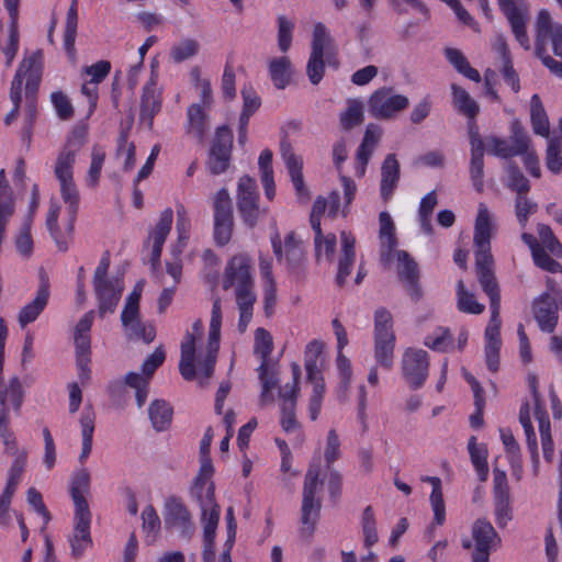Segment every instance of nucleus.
Here are the masks:
<instances>
[{"label": "nucleus", "mask_w": 562, "mask_h": 562, "mask_svg": "<svg viewBox=\"0 0 562 562\" xmlns=\"http://www.w3.org/2000/svg\"><path fill=\"white\" fill-rule=\"evenodd\" d=\"M491 229L492 220L488 209L484 203H480L473 237L475 268L477 280L490 299V306H496L501 305V293L494 273V261L491 254Z\"/></svg>", "instance_id": "1"}, {"label": "nucleus", "mask_w": 562, "mask_h": 562, "mask_svg": "<svg viewBox=\"0 0 562 562\" xmlns=\"http://www.w3.org/2000/svg\"><path fill=\"white\" fill-rule=\"evenodd\" d=\"M231 288H235L236 299L257 296L251 273V260L246 254L235 255L226 263L223 273V289Z\"/></svg>", "instance_id": "2"}, {"label": "nucleus", "mask_w": 562, "mask_h": 562, "mask_svg": "<svg viewBox=\"0 0 562 562\" xmlns=\"http://www.w3.org/2000/svg\"><path fill=\"white\" fill-rule=\"evenodd\" d=\"M319 482V470L311 467L304 479L303 499L301 508V533L305 538H312L315 526L319 519L322 502L316 498V491Z\"/></svg>", "instance_id": "3"}, {"label": "nucleus", "mask_w": 562, "mask_h": 562, "mask_svg": "<svg viewBox=\"0 0 562 562\" xmlns=\"http://www.w3.org/2000/svg\"><path fill=\"white\" fill-rule=\"evenodd\" d=\"M237 210L243 222L250 228L255 227L265 213L259 207V193L256 180L247 175L243 176L237 187Z\"/></svg>", "instance_id": "4"}, {"label": "nucleus", "mask_w": 562, "mask_h": 562, "mask_svg": "<svg viewBox=\"0 0 562 562\" xmlns=\"http://www.w3.org/2000/svg\"><path fill=\"white\" fill-rule=\"evenodd\" d=\"M409 104L407 97L397 94L393 88L383 87L375 90L368 100L369 113L378 120L393 119Z\"/></svg>", "instance_id": "5"}, {"label": "nucleus", "mask_w": 562, "mask_h": 562, "mask_svg": "<svg viewBox=\"0 0 562 562\" xmlns=\"http://www.w3.org/2000/svg\"><path fill=\"white\" fill-rule=\"evenodd\" d=\"M164 522L167 530L177 532L181 539L187 541L192 538L195 530L189 509L176 496H170L165 502Z\"/></svg>", "instance_id": "6"}, {"label": "nucleus", "mask_w": 562, "mask_h": 562, "mask_svg": "<svg viewBox=\"0 0 562 562\" xmlns=\"http://www.w3.org/2000/svg\"><path fill=\"white\" fill-rule=\"evenodd\" d=\"M232 148L233 133L231 128L227 125L217 127L206 162L212 175H221L227 170L231 162Z\"/></svg>", "instance_id": "7"}, {"label": "nucleus", "mask_w": 562, "mask_h": 562, "mask_svg": "<svg viewBox=\"0 0 562 562\" xmlns=\"http://www.w3.org/2000/svg\"><path fill=\"white\" fill-rule=\"evenodd\" d=\"M329 42L326 26L323 23H316L313 31L312 52L306 65V75L312 85H318L324 77V56Z\"/></svg>", "instance_id": "8"}, {"label": "nucleus", "mask_w": 562, "mask_h": 562, "mask_svg": "<svg viewBox=\"0 0 562 562\" xmlns=\"http://www.w3.org/2000/svg\"><path fill=\"white\" fill-rule=\"evenodd\" d=\"M498 7L509 22L516 41L526 50L530 48V41L526 31L528 8L522 0H497Z\"/></svg>", "instance_id": "9"}, {"label": "nucleus", "mask_w": 562, "mask_h": 562, "mask_svg": "<svg viewBox=\"0 0 562 562\" xmlns=\"http://www.w3.org/2000/svg\"><path fill=\"white\" fill-rule=\"evenodd\" d=\"M428 355L423 349L407 348L402 358L403 375L413 390L422 387L428 376Z\"/></svg>", "instance_id": "10"}, {"label": "nucleus", "mask_w": 562, "mask_h": 562, "mask_svg": "<svg viewBox=\"0 0 562 562\" xmlns=\"http://www.w3.org/2000/svg\"><path fill=\"white\" fill-rule=\"evenodd\" d=\"M472 538L474 540L472 562H488L492 549L501 542L493 525L485 518L476 519L472 526Z\"/></svg>", "instance_id": "11"}, {"label": "nucleus", "mask_w": 562, "mask_h": 562, "mask_svg": "<svg viewBox=\"0 0 562 562\" xmlns=\"http://www.w3.org/2000/svg\"><path fill=\"white\" fill-rule=\"evenodd\" d=\"M396 256L398 260V278L404 283V288L411 299L418 302L423 296V290L419 284L418 265L405 250H398Z\"/></svg>", "instance_id": "12"}, {"label": "nucleus", "mask_w": 562, "mask_h": 562, "mask_svg": "<svg viewBox=\"0 0 562 562\" xmlns=\"http://www.w3.org/2000/svg\"><path fill=\"white\" fill-rule=\"evenodd\" d=\"M536 46L546 47L547 41L550 40L555 56L562 58V24L554 23L547 10L538 13L536 22Z\"/></svg>", "instance_id": "13"}, {"label": "nucleus", "mask_w": 562, "mask_h": 562, "mask_svg": "<svg viewBox=\"0 0 562 562\" xmlns=\"http://www.w3.org/2000/svg\"><path fill=\"white\" fill-rule=\"evenodd\" d=\"M201 520L203 524V562H215V536L220 521V506H215L207 498Z\"/></svg>", "instance_id": "14"}, {"label": "nucleus", "mask_w": 562, "mask_h": 562, "mask_svg": "<svg viewBox=\"0 0 562 562\" xmlns=\"http://www.w3.org/2000/svg\"><path fill=\"white\" fill-rule=\"evenodd\" d=\"M200 470L194 479V485L192 488L193 495L196 497L200 508H201V516L204 513V505L206 504V499L210 498V502H212L215 506H218L215 501V493H214V484L213 482H207L212 475L214 474V467L212 463V459L210 456H200Z\"/></svg>", "instance_id": "15"}, {"label": "nucleus", "mask_w": 562, "mask_h": 562, "mask_svg": "<svg viewBox=\"0 0 562 562\" xmlns=\"http://www.w3.org/2000/svg\"><path fill=\"white\" fill-rule=\"evenodd\" d=\"M559 306L548 292L539 295L532 302V312L539 328L544 333H553L559 315Z\"/></svg>", "instance_id": "16"}, {"label": "nucleus", "mask_w": 562, "mask_h": 562, "mask_svg": "<svg viewBox=\"0 0 562 562\" xmlns=\"http://www.w3.org/2000/svg\"><path fill=\"white\" fill-rule=\"evenodd\" d=\"M91 513H75V526L69 537L71 555L75 559L81 558L88 548L92 547L90 535Z\"/></svg>", "instance_id": "17"}, {"label": "nucleus", "mask_w": 562, "mask_h": 562, "mask_svg": "<svg viewBox=\"0 0 562 562\" xmlns=\"http://www.w3.org/2000/svg\"><path fill=\"white\" fill-rule=\"evenodd\" d=\"M280 150L297 196L308 199L310 192L303 179L302 159L294 154L290 143L285 139L281 140Z\"/></svg>", "instance_id": "18"}, {"label": "nucleus", "mask_w": 562, "mask_h": 562, "mask_svg": "<svg viewBox=\"0 0 562 562\" xmlns=\"http://www.w3.org/2000/svg\"><path fill=\"white\" fill-rule=\"evenodd\" d=\"M156 86V79L151 76L143 89L140 99L139 121L149 130L153 127L155 115L161 110V94Z\"/></svg>", "instance_id": "19"}, {"label": "nucleus", "mask_w": 562, "mask_h": 562, "mask_svg": "<svg viewBox=\"0 0 562 562\" xmlns=\"http://www.w3.org/2000/svg\"><path fill=\"white\" fill-rule=\"evenodd\" d=\"M91 475L86 468L76 470L70 476L69 493L75 505V513H91L86 495L90 492Z\"/></svg>", "instance_id": "20"}, {"label": "nucleus", "mask_w": 562, "mask_h": 562, "mask_svg": "<svg viewBox=\"0 0 562 562\" xmlns=\"http://www.w3.org/2000/svg\"><path fill=\"white\" fill-rule=\"evenodd\" d=\"M49 299V282L44 276L41 278L40 286L36 291V295L32 302L26 304L19 312L18 321L22 328L30 323L36 321L40 314L44 311Z\"/></svg>", "instance_id": "21"}, {"label": "nucleus", "mask_w": 562, "mask_h": 562, "mask_svg": "<svg viewBox=\"0 0 562 562\" xmlns=\"http://www.w3.org/2000/svg\"><path fill=\"white\" fill-rule=\"evenodd\" d=\"M400 162L394 154H389L381 166L380 194L384 202H387L400 181Z\"/></svg>", "instance_id": "22"}, {"label": "nucleus", "mask_w": 562, "mask_h": 562, "mask_svg": "<svg viewBox=\"0 0 562 562\" xmlns=\"http://www.w3.org/2000/svg\"><path fill=\"white\" fill-rule=\"evenodd\" d=\"M379 222V238L382 246L381 261L384 265H389L393 258V251L397 246V239L395 236V225L391 215L385 211L380 213Z\"/></svg>", "instance_id": "23"}, {"label": "nucleus", "mask_w": 562, "mask_h": 562, "mask_svg": "<svg viewBox=\"0 0 562 562\" xmlns=\"http://www.w3.org/2000/svg\"><path fill=\"white\" fill-rule=\"evenodd\" d=\"M21 63H25L24 77H26L25 94L26 100L35 99L38 85L42 79L43 71V52L37 49L29 57L23 58Z\"/></svg>", "instance_id": "24"}, {"label": "nucleus", "mask_w": 562, "mask_h": 562, "mask_svg": "<svg viewBox=\"0 0 562 562\" xmlns=\"http://www.w3.org/2000/svg\"><path fill=\"white\" fill-rule=\"evenodd\" d=\"M341 256L338 261V272L336 277L337 284L342 286L351 273V268L356 259L355 244L356 239L351 233L341 232Z\"/></svg>", "instance_id": "25"}, {"label": "nucleus", "mask_w": 562, "mask_h": 562, "mask_svg": "<svg viewBox=\"0 0 562 562\" xmlns=\"http://www.w3.org/2000/svg\"><path fill=\"white\" fill-rule=\"evenodd\" d=\"M123 291V281L115 278V282H109L94 292L99 301V315L103 317L106 313H113L120 302Z\"/></svg>", "instance_id": "26"}, {"label": "nucleus", "mask_w": 562, "mask_h": 562, "mask_svg": "<svg viewBox=\"0 0 562 562\" xmlns=\"http://www.w3.org/2000/svg\"><path fill=\"white\" fill-rule=\"evenodd\" d=\"M206 108L200 103L191 104L187 110V125L186 131L188 134L193 135L200 142L203 140L207 131V114Z\"/></svg>", "instance_id": "27"}, {"label": "nucleus", "mask_w": 562, "mask_h": 562, "mask_svg": "<svg viewBox=\"0 0 562 562\" xmlns=\"http://www.w3.org/2000/svg\"><path fill=\"white\" fill-rule=\"evenodd\" d=\"M380 137L381 128L378 125L370 123L366 128L362 143L357 150V160L361 165V169L359 170L360 176L364 173L366 166L368 165L372 151L380 140Z\"/></svg>", "instance_id": "28"}, {"label": "nucleus", "mask_w": 562, "mask_h": 562, "mask_svg": "<svg viewBox=\"0 0 562 562\" xmlns=\"http://www.w3.org/2000/svg\"><path fill=\"white\" fill-rule=\"evenodd\" d=\"M194 357L195 338L193 334L187 333L184 340L181 342V357L179 362L180 374L187 381L194 380L196 375Z\"/></svg>", "instance_id": "29"}, {"label": "nucleus", "mask_w": 562, "mask_h": 562, "mask_svg": "<svg viewBox=\"0 0 562 562\" xmlns=\"http://www.w3.org/2000/svg\"><path fill=\"white\" fill-rule=\"evenodd\" d=\"M95 414L91 406H86L80 415L82 448L79 456V462L83 463L92 450V438L94 432Z\"/></svg>", "instance_id": "30"}, {"label": "nucleus", "mask_w": 562, "mask_h": 562, "mask_svg": "<svg viewBox=\"0 0 562 562\" xmlns=\"http://www.w3.org/2000/svg\"><path fill=\"white\" fill-rule=\"evenodd\" d=\"M173 411L165 400H155L148 407V416L156 431H165L172 420Z\"/></svg>", "instance_id": "31"}, {"label": "nucleus", "mask_w": 562, "mask_h": 562, "mask_svg": "<svg viewBox=\"0 0 562 562\" xmlns=\"http://www.w3.org/2000/svg\"><path fill=\"white\" fill-rule=\"evenodd\" d=\"M334 333L337 338V368L339 376H351V366L349 359L342 353V349L348 345L347 331L338 318L331 322Z\"/></svg>", "instance_id": "32"}, {"label": "nucleus", "mask_w": 562, "mask_h": 562, "mask_svg": "<svg viewBox=\"0 0 562 562\" xmlns=\"http://www.w3.org/2000/svg\"><path fill=\"white\" fill-rule=\"evenodd\" d=\"M530 120L533 133L542 137L550 134V123L546 113L542 101L538 94H533L530 99Z\"/></svg>", "instance_id": "33"}, {"label": "nucleus", "mask_w": 562, "mask_h": 562, "mask_svg": "<svg viewBox=\"0 0 562 562\" xmlns=\"http://www.w3.org/2000/svg\"><path fill=\"white\" fill-rule=\"evenodd\" d=\"M424 481L429 482L432 486L429 497L430 506L434 512L432 525L442 526L446 521V506L442 496L441 480L437 476H427Z\"/></svg>", "instance_id": "34"}, {"label": "nucleus", "mask_w": 562, "mask_h": 562, "mask_svg": "<svg viewBox=\"0 0 562 562\" xmlns=\"http://www.w3.org/2000/svg\"><path fill=\"white\" fill-rule=\"evenodd\" d=\"M395 336L374 337V359L385 370H391L394 363Z\"/></svg>", "instance_id": "35"}, {"label": "nucleus", "mask_w": 562, "mask_h": 562, "mask_svg": "<svg viewBox=\"0 0 562 562\" xmlns=\"http://www.w3.org/2000/svg\"><path fill=\"white\" fill-rule=\"evenodd\" d=\"M77 3V0H72L68 9L64 32V47L71 58H74L76 55L75 42L77 37L78 25Z\"/></svg>", "instance_id": "36"}, {"label": "nucleus", "mask_w": 562, "mask_h": 562, "mask_svg": "<svg viewBox=\"0 0 562 562\" xmlns=\"http://www.w3.org/2000/svg\"><path fill=\"white\" fill-rule=\"evenodd\" d=\"M221 326H222L221 299L216 297L212 305L209 340H207V347H206L207 352H212V353L218 352L220 338H221Z\"/></svg>", "instance_id": "37"}, {"label": "nucleus", "mask_w": 562, "mask_h": 562, "mask_svg": "<svg viewBox=\"0 0 562 562\" xmlns=\"http://www.w3.org/2000/svg\"><path fill=\"white\" fill-rule=\"evenodd\" d=\"M269 74L277 89H284L291 79V61L286 56L273 58L269 63Z\"/></svg>", "instance_id": "38"}, {"label": "nucleus", "mask_w": 562, "mask_h": 562, "mask_svg": "<svg viewBox=\"0 0 562 562\" xmlns=\"http://www.w3.org/2000/svg\"><path fill=\"white\" fill-rule=\"evenodd\" d=\"M451 91L457 110L470 120H474L480 111L477 103L470 97L467 90L456 83L451 85Z\"/></svg>", "instance_id": "39"}, {"label": "nucleus", "mask_w": 562, "mask_h": 562, "mask_svg": "<svg viewBox=\"0 0 562 562\" xmlns=\"http://www.w3.org/2000/svg\"><path fill=\"white\" fill-rule=\"evenodd\" d=\"M60 212V205L56 201H50L49 209L46 216L47 229L56 243L57 248L65 252L68 249L67 240L61 236L60 228L58 226V216Z\"/></svg>", "instance_id": "40"}, {"label": "nucleus", "mask_w": 562, "mask_h": 562, "mask_svg": "<svg viewBox=\"0 0 562 562\" xmlns=\"http://www.w3.org/2000/svg\"><path fill=\"white\" fill-rule=\"evenodd\" d=\"M324 350V344L321 340H312L306 345L304 352V367L307 379H313L316 373L321 372L319 358Z\"/></svg>", "instance_id": "41"}, {"label": "nucleus", "mask_w": 562, "mask_h": 562, "mask_svg": "<svg viewBox=\"0 0 562 562\" xmlns=\"http://www.w3.org/2000/svg\"><path fill=\"white\" fill-rule=\"evenodd\" d=\"M363 104L356 99L347 102V109L340 113L339 120L341 127L349 131L363 122Z\"/></svg>", "instance_id": "42"}, {"label": "nucleus", "mask_w": 562, "mask_h": 562, "mask_svg": "<svg viewBox=\"0 0 562 562\" xmlns=\"http://www.w3.org/2000/svg\"><path fill=\"white\" fill-rule=\"evenodd\" d=\"M125 335L130 340H143L145 344H150L156 337V329L153 324H146L140 318L130 323L127 326H123Z\"/></svg>", "instance_id": "43"}, {"label": "nucleus", "mask_w": 562, "mask_h": 562, "mask_svg": "<svg viewBox=\"0 0 562 562\" xmlns=\"http://www.w3.org/2000/svg\"><path fill=\"white\" fill-rule=\"evenodd\" d=\"M475 440V437L470 438L468 449L480 481H485L488 475L487 452L484 447L477 446Z\"/></svg>", "instance_id": "44"}, {"label": "nucleus", "mask_w": 562, "mask_h": 562, "mask_svg": "<svg viewBox=\"0 0 562 562\" xmlns=\"http://www.w3.org/2000/svg\"><path fill=\"white\" fill-rule=\"evenodd\" d=\"M361 528L363 533V544L366 548H371L379 541L376 530V521L372 506H367L363 509L361 517Z\"/></svg>", "instance_id": "45"}, {"label": "nucleus", "mask_w": 562, "mask_h": 562, "mask_svg": "<svg viewBox=\"0 0 562 562\" xmlns=\"http://www.w3.org/2000/svg\"><path fill=\"white\" fill-rule=\"evenodd\" d=\"M506 172L508 176V189L515 191L517 195H527L530 190L529 180L520 171L517 164L509 161L506 166Z\"/></svg>", "instance_id": "46"}, {"label": "nucleus", "mask_w": 562, "mask_h": 562, "mask_svg": "<svg viewBox=\"0 0 562 562\" xmlns=\"http://www.w3.org/2000/svg\"><path fill=\"white\" fill-rule=\"evenodd\" d=\"M214 222L234 220L232 199L228 191L222 188L217 191L213 202Z\"/></svg>", "instance_id": "47"}, {"label": "nucleus", "mask_w": 562, "mask_h": 562, "mask_svg": "<svg viewBox=\"0 0 562 562\" xmlns=\"http://www.w3.org/2000/svg\"><path fill=\"white\" fill-rule=\"evenodd\" d=\"M457 288L458 308L461 312L469 314L483 313L485 308L484 305L479 303L475 296L464 288L463 281H459Z\"/></svg>", "instance_id": "48"}, {"label": "nucleus", "mask_w": 562, "mask_h": 562, "mask_svg": "<svg viewBox=\"0 0 562 562\" xmlns=\"http://www.w3.org/2000/svg\"><path fill=\"white\" fill-rule=\"evenodd\" d=\"M125 384L135 390L137 406L140 408L149 393V380L139 373L131 371L125 375Z\"/></svg>", "instance_id": "49"}, {"label": "nucleus", "mask_w": 562, "mask_h": 562, "mask_svg": "<svg viewBox=\"0 0 562 562\" xmlns=\"http://www.w3.org/2000/svg\"><path fill=\"white\" fill-rule=\"evenodd\" d=\"M128 130H122L117 137L116 156H125L123 168L130 171L134 168L136 161V147L134 143H128Z\"/></svg>", "instance_id": "50"}, {"label": "nucleus", "mask_w": 562, "mask_h": 562, "mask_svg": "<svg viewBox=\"0 0 562 562\" xmlns=\"http://www.w3.org/2000/svg\"><path fill=\"white\" fill-rule=\"evenodd\" d=\"M494 516L496 524L501 528L506 527L513 519L510 494L494 496Z\"/></svg>", "instance_id": "51"}, {"label": "nucleus", "mask_w": 562, "mask_h": 562, "mask_svg": "<svg viewBox=\"0 0 562 562\" xmlns=\"http://www.w3.org/2000/svg\"><path fill=\"white\" fill-rule=\"evenodd\" d=\"M10 400L15 411H19L23 403V390L18 376L10 380L9 387L0 389V408H7L5 402Z\"/></svg>", "instance_id": "52"}, {"label": "nucleus", "mask_w": 562, "mask_h": 562, "mask_svg": "<svg viewBox=\"0 0 562 562\" xmlns=\"http://www.w3.org/2000/svg\"><path fill=\"white\" fill-rule=\"evenodd\" d=\"M173 221V212L171 209H166L161 212L158 223L156 224L150 237L155 245L164 246L167 236L170 233Z\"/></svg>", "instance_id": "53"}, {"label": "nucleus", "mask_w": 562, "mask_h": 562, "mask_svg": "<svg viewBox=\"0 0 562 562\" xmlns=\"http://www.w3.org/2000/svg\"><path fill=\"white\" fill-rule=\"evenodd\" d=\"M9 412L8 408H0V437L4 445V452L16 456L20 451L16 447L14 434L9 429Z\"/></svg>", "instance_id": "54"}, {"label": "nucleus", "mask_w": 562, "mask_h": 562, "mask_svg": "<svg viewBox=\"0 0 562 562\" xmlns=\"http://www.w3.org/2000/svg\"><path fill=\"white\" fill-rule=\"evenodd\" d=\"M87 138H88V125L83 122H79L70 131L63 149L71 151L72 154L77 155V153L86 144Z\"/></svg>", "instance_id": "55"}, {"label": "nucleus", "mask_w": 562, "mask_h": 562, "mask_svg": "<svg viewBox=\"0 0 562 562\" xmlns=\"http://www.w3.org/2000/svg\"><path fill=\"white\" fill-rule=\"evenodd\" d=\"M60 193L64 202L68 204V212L76 218L79 206V193L74 183V179L59 180Z\"/></svg>", "instance_id": "56"}, {"label": "nucleus", "mask_w": 562, "mask_h": 562, "mask_svg": "<svg viewBox=\"0 0 562 562\" xmlns=\"http://www.w3.org/2000/svg\"><path fill=\"white\" fill-rule=\"evenodd\" d=\"M484 151H471V160H470V178L473 183L474 189L477 192H482L484 188L483 177H484Z\"/></svg>", "instance_id": "57"}, {"label": "nucleus", "mask_w": 562, "mask_h": 562, "mask_svg": "<svg viewBox=\"0 0 562 562\" xmlns=\"http://www.w3.org/2000/svg\"><path fill=\"white\" fill-rule=\"evenodd\" d=\"M509 144L518 151V155H522L529 149L530 137L526 133L521 123L518 120H514L510 125Z\"/></svg>", "instance_id": "58"}, {"label": "nucleus", "mask_w": 562, "mask_h": 562, "mask_svg": "<svg viewBox=\"0 0 562 562\" xmlns=\"http://www.w3.org/2000/svg\"><path fill=\"white\" fill-rule=\"evenodd\" d=\"M273 349L271 334L265 328H257L255 331V352L260 356L261 363H267Z\"/></svg>", "instance_id": "59"}, {"label": "nucleus", "mask_w": 562, "mask_h": 562, "mask_svg": "<svg viewBox=\"0 0 562 562\" xmlns=\"http://www.w3.org/2000/svg\"><path fill=\"white\" fill-rule=\"evenodd\" d=\"M26 460H27V452L25 450H22L21 452H19L15 456V458L9 469L5 488L12 490V491L16 490V487L20 483L21 476L24 472V469L26 465Z\"/></svg>", "instance_id": "60"}, {"label": "nucleus", "mask_w": 562, "mask_h": 562, "mask_svg": "<svg viewBox=\"0 0 562 562\" xmlns=\"http://www.w3.org/2000/svg\"><path fill=\"white\" fill-rule=\"evenodd\" d=\"M199 48L200 45L195 40L186 38L172 46L170 56L175 63H182L195 56L199 52Z\"/></svg>", "instance_id": "61"}, {"label": "nucleus", "mask_w": 562, "mask_h": 562, "mask_svg": "<svg viewBox=\"0 0 562 562\" xmlns=\"http://www.w3.org/2000/svg\"><path fill=\"white\" fill-rule=\"evenodd\" d=\"M395 336L393 331V323L391 313L380 307L374 313V337Z\"/></svg>", "instance_id": "62"}, {"label": "nucleus", "mask_w": 562, "mask_h": 562, "mask_svg": "<svg viewBox=\"0 0 562 562\" xmlns=\"http://www.w3.org/2000/svg\"><path fill=\"white\" fill-rule=\"evenodd\" d=\"M546 167L554 175L562 171V151L558 139H550L546 150Z\"/></svg>", "instance_id": "63"}, {"label": "nucleus", "mask_w": 562, "mask_h": 562, "mask_svg": "<svg viewBox=\"0 0 562 562\" xmlns=\"http://www.w3.org/2000/svg\"><path fill=\"white\" fill-rule=\"evenodd\" d=\"M76 154L61 149L55 166V176L58 180L71 179Z\"/></svg>", "instance_id": "64"}]
</instances>
